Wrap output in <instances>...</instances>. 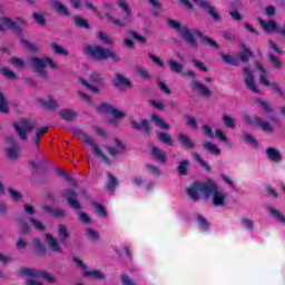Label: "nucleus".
<instances>
[{
  "instance_id": "obj_57",
  "label": "nucleus",
  "mask_w": 285,
  "mask_h": 285,
  "mask_svg": "<svg viewBox=\"0 0 285 285\" xmlns=\"http://www.w3.org/2000/svg\"><path fill=\"white\" fill-rule=\"evenodd\" d=\"M128 35L132 37V39H136V41H138V43H146L147 39L146 37L137 33L136 31L129 30Z\"/></svg>"
},
{
  "instance_id": "obj_6",
  "label": "nucleus",
  "mask_w": 285,
  "mask_h": 285,
  "mask_svg": "<svg viewBox=\"0 0 285 285\" xmlns=\"http://www.w3.org/2000/svg\"><path fill=\"white\" fill-rule=\"evenodd\" d=\"M36 127L37 120L35 119L21 118L20 125L17 122L13 124V128L21 141H26V139H28V135H30Z\"/></svg>"
},
{
  "instance_id": "obj_64",
  "label": "nucleus",
  "mask_w": 285,
  "mask_h": 285,
  "mask_svg": "<svg viewBox=\"0 0 285 285\" xmlns=\"http://www.w3.org/2000/svg\"><path fill=\"white\" fill-rule=\"evenodd\" d=\"M187 126L191 128V130H197V119L191 116H186Z\"/></svg>"
},
{
  "instance_id": "obj_11",
  "label": "nucleus",
  "mask_w": 285,
  "mask_h": 285,
  "mask_svg": "<svg viewBox=\"0 0 285 285\" xmlns=\"http://www.w3.org/2000/svg\"><path fill=\"white\" fill-rule=\"evenodd\" d=\"M75 135H77V137H83L85 144H87V146H91L92 147V153H94V155H96V157H99V159L105 161V164H108L110 161L108 156H106L101 151V149H99V146L97 145V142H95L92 137L86 135L83 131H75Z\"/></svg>"
},
{
  "instance_id": "obj_18",
  "label": "nucleus",
  "mask_w": 285,
  "mask_h": 285,
  "mask_svg": "<svg viewBox=\"0 0 285 285\" xmlns=\"http://www.w3.org/2000/svg\"><path fill=\"white\" fill-rule=\"evenodd\" d=\"M45 237L52 253H57L58 255H61V253H63V248H61V245L59 244V239L55 238L52 234H46Z\"/></svg>"
},
{
  "instance_id": "obj_19",
  "label": "nucleus",
  "mask_w": 285,
  "mask_h": 285,
  "mask_svg": "<svg viewBox=\"0 0 285 285\" xmlns=\"http://www.w3.org/2000/svg\"><path fill=\"white\" fill-rule=\"evenodd\" d=\"M178 144L184 146L187 150H195V140L190 139L188 135L184 132H179L177 135Z\"/></svg>"
},
{
  "instance_id": "obj_38",
  "label": "nucleus",
  "mask_w": 285,
  "mask_h": 285,
  "mask_svg": "<svg viewBox=\"0 0 285 285\" xmlns=\"http://www.w3.org/2000/svg\"><path fill=\"white\" fill-rule=\"evenodd\" d=\"M158 141H161L165 146H173V137L164 131L158 132Z\"/></svg>"
},
{
  "instance_id": "obj_36",
  "label": "nucleus",
  "mask_w": 285,
  "mask_h": 285,
  "mask_svg": "<svg viewBox=\"0 0 285 285\" xmlns=\"http://www.w3.org/2000/svg\"><path fill=\"white\" fill-rule=\"evenodd\" d=\"M193 157H194L195 161H197L199 164V166L202 168H204V170H207V173H210V170H212L210 165H208V163H206L205 159L202 158V155L195 153V154H193Z\"/></svg>"
},
{
  "instance_id": "obj_59",
  "label": "nucleus",
  "mask_w": 285,
  "mask_h": 285,
  "mask_svg": "<svg viewBox=\"0 0 285 285\" xmlns=\"http://www.w3.org/2000/svg\"><path fill=\"white\" fill-rule=\"evenodd\" d=\"M194 66L200 70V72H208V67L202 60L193 59Z\"/></svg>"
},
{
  "instance_id": "obj_22",
  "label": "nucleus",
  "mask_w": 285,
  "mask_h": 285,
  "mask_svg": "<svg viewBox=\"0 0 285 285\" xmlns=\"http://www.w3.org/2000/svg\"><path fill=\"white\" fill-rule=\"evenodd\" d=\"M191 87L194 88V90H198L199 95H202L203 97H210L212 95L210 89L206 85L197 80H191Z\"/></svg>"
},
{
  "instance_id": "obj_20",
  "label": "nucleus",
  "mask_w": 285,
  "mask_h": 285,
  "mask_svg": "<svg viewBox=\"0 0 285 285\" xmlns=\"http://www.w3.org/2000/svg\"><path fill=\"white\" fill-rule=\"evenodd\" d=\"M265 153L269 161H274V164H281L283 158H282V153H279V150L275 149L274 147H268L265 150Z\"/></svg>"
},
{
  "instance_id": "obj_62",
  "label": "nucleus",
  "mask_w": 285,
  "mask_h": 285,
  "mask_svg": "<svg viewBox=\"0 0 285 285\" xmlns=\"http://www.w3.org/2000/svg\"><path fill=\"white\" fill-rule=\"evenodd\" d=\"M79 220L86 225L92 224V220H90V216L88 215V213L85 212L79 213Z\"/></svg>"
},
{
  "instance_id": "obj_7",
  "label": "nucleus",
  "mask_w": 285,
  "mask_h": 285,
  "mask_svg": "<svg viewBox=\"0 0 285 285\" xmlns=\"http://www.w3.org/2000/svg\"><path fill=\"white\" fill-rule=\"evenodd\" d=\"M46 63L49 65V68H51V70H57V62H55V60H52V58L50 57H45L42 59L39 57L31 58V66H33V68H37L38 75H40V77H43L45 79L46 77H48V73L46 72Z\"/></svg>"
},
{
  "instance_id": "obj_40",
  "label": "nucleus",
  "mask_w": 285,
  "mask_h": 285,
  "mask_svg": "<svg viewBox=\"0 0 285 285\" xmlns=\"http://www.w3.org/2000/svg\"><path fill=\"white\" fill-rule=\"evenodd\" d=\"M89 81H92V83H97L98 86H101V83H104L105 78L104 76H101V73L97 72V71H92L89 75Z\"/></svg>"
},
{
  "instance_id": "obj_24",
  "label": "nucleus",
  "mask_w": 285,
  "mask_h": 285,
  "mask_svg": "<svg viewBox=\"0 0 285 285\" xmlns=\"http://www.w3.org/2000/svg\"><path fill=\"white\" fill-rule=\"evenodd\" d=\"M38 104H40V106L45 108V110H55L56 108H59V104L57 102V100H55V98H52V96H49L48 100L40 98L38 100Z\"/></svg>"
},
{
  "instance_id": "obj_2",
  "label": "nucleus",
  "mask_w": 285,
  "mask_h": 285,
  "mask_svg": "<svg viewBox=\"0 0 285 285\" xmlns=\"http://www.w3.org/2000/svg\"><path fill=\"white\" fill-rule=\"evenodd\" d=\"M168 26L180 33L181 39L189 48H198L197 39H202L203 43H207L210 48L219 50V43H217L213 38L204 36L199 29H190L187 26H181V23L173 19L168 20Z\"/></svg>"
},
{
  "instance_id": "obj_52",
  "label": "nucleus",
  "mask_w": 285,
  "mask_h": 285,
  "mask_svg": "<svg viewBox=\"0 0 285 285\" xmlns=\"http://www.w3.org/2000/svg\"><path fill=\"white\" fill-rule=\"evenodd\" d=\"M269 213L271 215H273V217H275L278 222H281V224H285V217L284 215H282L279 210H277L274 207H269Z\"/></svg>"
},
{
  "instance_id": "obj_53",
  "label": "nucleus",
  "mask_w": 285,
  "mask_h": 285,
  "mask_svg": "<svg viewBox=\"0 0 285 285\" xmlns=\"http://www.w3.org/2000/svg\"><path fill=\"white\" fill-rule=\"evenodd\" d=\"M269 213L271 215H273V217H275L278 222H281V224H285V217L284 215H282L279 210H277L274 207H269Z\"/></svg>"
},
{
  "instance_id": "obj_28",
  "label": "nucleus",
  "mask_w": 285,
  "mask_h": 285,
  "mask_svg": "<svg viewBox=\"0 0 285 285\" xmlns=\"http://www.w3.org/2000/svg\"><path fill=\"white\" fill-rule=\"evenodd\" d=\"M83 277H87L88 279H106V275L101 273L99 269H92V271H85Z\"/></svg>"
},
{
  "instance_id": "obj_50",
  "label": "nucleus",
  "mask_w": 285,
  "mask_h": 285,
  "mask_svg": "<svg viewBox=\"0 0 285 285\" xmlns=\"http://www.w3.org/2000/svg\"><path fill=\"white\" fill-rule=\"evenodd\" d=\"M267 57L269 59V63L273 66V68H276V70H279L282 68V61L275 57L273 53H267Z\"/></svg>"
},
{
  "instance_id": "obj_14",
  "label": "nucleus",
  "mask_w": 285,
  "mask_h": 285,
  "mask_svg": "<svg viewBox=\"0 0 285 285\" xmlns=\"http://www.w3.org/2000/svg\"><path fill=\"white\" fill-rule=\"evenodd\" d=\"M61 197L73 210H81V203L77 200V191L75 189H65L61 191Z\"/></svg>"
},
{
  "instance_id": "obj_54",
  "label": "nucleus",
  "mask_w": 285,
  "mask_h": 285,
  "mask_svg": "<svg viewBox=\"0 0 285 285\" xmlns=\"http://www.w3.org/2000/svg\"><path fill=\"white\" fill-rule=\"evenodd\" d=\"M255 104H259L264 112H266L267 115H271V112H273V108L271 107V105H268V102H266V100L256 99Z\"/></svg>"
},
{
  "instance_id": "obj_37",
  "label": "nucleus",
  "mask_w": 285,
  "mask_h": 285,
  "mask_svg": "<svg viewBox=\"0 0 285 285\" xmlns=\"http://www.w3.org/2000/svg\"><path fill=\"white\" fill-rule=\"evenodd\" d=\"M58 235L60 236L61 244L66 243V240L70 237L68 228L65 225H58Z\"/></svg>"
},
{
  "instance_id": "obj_46",
  "label": "nucleus",
  "mask_w": 285,
  "mask_h": 285,
  "mask_svg": "<svg viewBox=\"0 0 285 285\" xmlns=\"http://www.w3.org/2000/svg\"><path fill=\"white\" fill-rule=\"evenodd\" d=\"M29 220L32 224L33 228H36V230H39L40 233H43V230H46V226H43V223H41V220L35 217H30Z\"/></svg>"
},
{
  "instance_id": "obj_60",
  "label": "nucleus",
  "mask_w": 285,
  "mask_h": 285,
  "mask_svg": "<svg viewBox=\"0 0 285 285\" xmlns=\"http://www.w3.org/2000/svg\"><path fill=\"white\" fill-rule=\"evenodd\" d=\"M203 135L205 137H208L209 139H213V137H215V131H213V128H210V126L208 125H203Z\"/></svg>"
},
{
  "instance_id": "obj_30",
  "label": "nucleus",
  "mask_w": 285,
  "mask_h": 285,
  "mask_svg": "<svg viewBox=\"0 0 285 285\" xmlns=\"http://www.w3.org/2000/svg\"><path fill=\"white\" fill-rule=\"evenodd\" d=\"M188 166H190V160L184 159L177 166V173L179 177H186L188 175Z\"/></svg>"
},
{
  "instance_id": "obj_21",
  "label": "nucleus",
  "mask_w": 285,
  "mask_h": 285,
  "mask_svg": "<svg viewBox=\"0 0 285 285\" xmlns=\"http://www.w3.org/2000/svg\"><path fill=\"white\" fill-rule=\"evenodd\" d=\"M151 155L158 161V164H166L168 161V156L164 153L159 147L153 146L151 147Z\"/></svg>"
},
{
  "instance_id": "obj_15",
  "label": "nucleus",
  "mask_w": 285,
  "mask_h": 285,
  "mask_svg": "<svg viewBox=\"0 0 285 285\" xmlns=\"http://www.w3.org/2000/svg\"><path fill=\"white\" fill-rule=\"evenodd\" d=\"M8 28H11L17 37H21V35H23V29H21L16 21L8 17L0 18V32H6Z\"/></svg>"
},
{
  "instance_id": "obj_41",
  "label": "nucleus",
  "mask_w": 285,
  "mask_h": 285,
  "mask_svg": "<svg viewBox=\"0 0 285 285\" xmlns=\"http://www.w3.org/2000/svg\"><path fill=\"white\" fill-rule=\"evenodd\" d=\"M33 244L36 246L37 253L38 255H40L42 257V255H45L46 253H48V249L46 248V246L43 245V243H41V239L39 238H35L33 239Z\"/></svg>"
},
{
  "instance_id": "obj_16",
  "label": "nucleus",
  "mask_w": 285,
  "mask_h": 285,
  "mask_svg": "<svg viewBox=\"0 0 285 285\" xmlns=\"http://www.w3.org/2000/svg\"><path fill=\"white\" fill-rule=\"evenodd\" d=\"M243 73L245 75V86L252 90V92L259 94V88H257V85H255V78L253 77V70L250 68L245 67L243 70Z\"/></svg>"
},
{
  "instance_id": "obj_26",
  "label": "nucleus",
  "mask_w": 285,
  "mask_h": 285,
  "mask_svg": "<svg viewBox=\"0 0 285 285\" xmlns=\"http://www.w3.org/2000/svg\"><path fill=\"white\" fill-rule=\"evenodd\" d=\"M151 121L155 124V126H157V128H161L163 130H170V125L164 121V118H160V116L157 114L151 115Z\"/></svg>"
},
{
  "instance_id": "obj_55",
  "label": "nucleus",
  "mask_w": 285,
  "mask_h": 285,
  "mask_svg": "<svg viewBox=\"0 0 285 285\" xmlns=\"http://www.w3.org/2000/svg\"><path fill=\"white\" fill-rule=\"evenodd\" d=\"M136 72H137V76L141 77V79H145V81H148V79H150V73L144 67H138L136 69Z\"/></svg>"
},
{
  "instance_id": "obj_1",
  "label": "nucleus",
  "mask_w": 285,
  "mask_h": 285,
  "mask_svg": "<svg viewBox=\"0 0 285 285\" xmlns=\"http://www.w3.org/2000/svg\"><path fill=\"white\" fill-rule=\"evenodd\" d=\"M187 195L193 202H199L203 195L205 197H210L212 195L214 206H226V199H228V194L219 190V187L213 180L208 183L194 181L187 188Z\"/></svg>"
},
{
  "instance_id": "obj_56",
  "label": "nucleus",
  "mask_w": 285,
  "mask_h": 285,
  "mask_svg": "<svg viewBox=\"0 0 285 285\" xmlns=\"http://www.w3.org/2000/svg\"><path fill=\"white\" fill-rule=\"evenodd\" d=\"M86 236H87L89 239H92L94 242L99 240V233H98L96 229L88 228V229L86 230Z\"/></svg>"
},
{
  "instance_id": "obj_47",
  "label": "nucleus",
  "mask_w": 285,
  "mask_h": 285,
  "mask_svg": "<svg viewBox=\"0 0 285 285\" xmlns=\"http://www.w3.org/2000/svg\"><path fill=\"white\" fill-rule=\"evenodd\" d=\"M197 222L200 226V228L205 232V233H208L209 228H210V225L208 224V220H206V218L202 215H198L197 216Z\"/></svg>"
},
{
  "instance_id": "obj_63",
  "label": "nucleus",
  "mask_w": 285,
  "mask_h": 285,
  "mask_svg": "<svg viewBox=\"0 0 285 285\" xmlns=\"http://www.w3.org/2000/svg\"><path fill=\"white\" fill-rule=\"evenodd\" d=\"M150 106H154V108H156V110H165L166 105H164V101L161 100H149Z\"/></svg>"
},
{
  "instance_id": "obj_9",
  "label": "nucleus",
  "mask_w": 285,
  "mask_h": 285,
  "mask_svg": "<svg viewBox=\"0 0 285 285\" xmlns=\"http://www.w3.org/2000/svg\"><path fill=\"white\" fill-rule=\"evenodd\" d=\"M97 110H100L102 112H111L114 118L109 120V124L112 126H119V121L126 117V112L115 108V106L110 105L109 102H101L97 106Z\"/></svg>"
},
{
  "instance_id": "obj_34",
  "label": "nucleus",
  "mask_w": 285,
  "mask_h": 285,
  "mask_svg": "<svg viewBox=\"0 0 285 285\" xmlns=\"http://www.w3.org/2000/svg\"><path fill=\"white\" fill-rule=\"evenodd\" d=\"M53 9L56 10V12H58V14H63L65 17H70V11L68 10V8L59 1L53 2Z\"/></svg>"
},
{
  "instance_id": "obj_58",
  "label": "nucleus",
  "mask_w": 285,
  "mask_h": 285,
  "mask_svg": "<svg viewBox=\"0 0 285 285\" xmlns=\"http://www.w3.org/2000/svg\"><path fill=\"white\" fill-rule=\"evenodd\" d=\"M145 168L150 171L154 177H159L161 175V170L159 167L154 166V165H145Z\"/></svg>"
},
{
  "instance_id": "obj_3",
  "label": "nucleus",
  "mask_w": 285,
  "mask_h": 285,
  "mask_svg": "<svg viewBox=\"0 0 285 285\" xmlns=\"http://www.w3.org/2000/svg\"><path fill=\"white\" fill-rule=\"evenodd\" d=\"M116 6L125 12L124 19H117L112 17L110 13H105V18L107 21H110L114 26H117V28H126L129 23L132 21V8H130V4L126 2V0H116Z\"/></svg>"
},
{
  "instance_id": "obj_23",
  "label": "nucleus",
  "mask_w": 285,
  "mask_h": 285,
  "mask_svg": "<svg viewBox=\"0 0 285 285\" xmlns=\"http://www.w3.org/2000/svg\"><path fill=\"white\" fill-rule=\"evenodd\" d=\"M131 127L135 130H142L144 132H153V127L150 126V122H148V120L146 119H142L140 124L137 122L136 120H132Z\"/></svg>"
},
{
  "instance_id": "obj_5",
  "label": "nucleus",
  "mask_w": 285,
  "mask_h": 285,
  "mask_svg": "<svg viewBox=\"0 0 285 285\" xmlns=\"http://www.w3.org/2000/svg\"><path fill=\"white\" fill-rule=\"evenodd\" d=\"M19 277H33V279H46L49 284H55L57 278L52 274L47 273L46 271L35 269L30 267H20L17 271Z\"/></svg>"
},
{
  "instance_id": "obj_4",
  "label": "nucleus",
  "mask_w": 285,
  "mask_h": 285,
  "mask_svg": "<svg viewBox=\"0 0 285 285\" xmlns=\"http://www.w3.org/2000/svg\"><path fill=\"white\" fill-rule=\"evenodd\" d=\"M86 50L92 57V59H96V61H106V59H112L115 63H119L121 61L115 51L104 47L89 45L87 46Z\"/></svg>"
},
{
  "instance_id": "obj_42",
  "label": "nucleus",
  "mask_w": 285,
  "mask_h": 285,
  "mask_svg": "<svg viewBox=\"0 0 285 285\" xmlns=\"http://www.w3.org/2000/svg\"><path fill=\"white\" fill-rule=\"evenodd\" d=\"M107 177L109 179V183L107 185V190L112 191V190H115L117 188L119 183L117 181V177L112 176L110 174V171L107 173Z\"/></svg>"
},
{
  "instance_id": "obj_33",
  "label": "nucleus",
  "mask_w": 285,
  "mask_h": 285,
  "mask_svg": "<svg viewBox=\"0 0 285 285\" xmlns=\"http://www.w3.org/2000/svg\"><path fill=\"white\" fill-rule=\"evenodd\" d=\"M167 63L171 72H176L177 75H181V72H184V66H181V63L177 62L176 60L169 59Z\"/></svg>"
},
{
  "instance_id": "obj_27",
  "label": "nucleus",
  "mask_w": 285,
  "mask_h": 285,
  "mask_svg": "<svg viewBox=\"0 0 285 285\" xmlns=\"http://www.w3.org/2000/svg\"><path fill=\"white\" fill-rule=\"evenodd\" d=\"M59 115L63 121H73L77 119V111L72 109H62L59 111Z\"/></svg>"
},
{
  "instance_id": "obj_51",
  "label": "nucleus",
  "mask_w": 285,
  "mask_h": 285,
  "mask_svg": "<svg viewBox=\"0 0 285 285\" xmlns=\"http://www.w3.org/2000/svg\"><path fill=\"white\" fill-rule=\"evenodd\" d=\"M223 124L224 126H226V128H235L236 122H235V118L228 116V115H224L223 116Z\"/></svg>"
},
{
  "instance_id": "obj_10",
  "label": "nucleus",
  "mask_w": 285,
  "mask_h": 285,
  "mask_svg": "<svg viewBox=\"0 0 285 285\" xmlns=\"http://www.w3.org/2000/svg\"><path fill=\"white\" fill-rule=\"evenodd\" d=\"M244 120L249 126H253V128H261L263 130V132H267L268 135L273 134L274 129H273V126H271V122L265 121L259 116H254L253 117V116H249V115H245Z\"/></svg>"
},
{
  "instance_id": "obj_61",
  "label": "nucleus",
  "mask_w": 285,
  "mask_h": 285,
  "mask_svg": "<svg viewBox=\"0 0 285 285\" xmlns=\"http://www.w3.org/2000/svg\"><path fill=\"white\" fill-rule=\"evenodd\" d=\"M20 227L23 235H28L30 233V226H28L23 216L20 217Z\"/></svg>"
},
{
  "instance_id": "obj_44",
  "label": "nucleus",
  "mask_w": 285,
  "mask_h": 285,
  "mask_svg": "<svg viewBox=\"0 0 285 285\" xmlns=\"http://www.w3.org/2000/svg\"><path fill=\"white\" fill-rule=\"evenodd\" d=\"M7 157L11 159V161H17V159H19V149L14 147L7 148Z\"/></svg>"
},
{
  "instance_id": "obj_43",
  "label": "nucleus",
  "mask_w": 285,
  "mask_h": 285,
  "mask_svg": "<svg viewBox=\"0 0 285 285\" xmlns=\"http://www.w3.org/2000/svg\"><path fill=\"white\" fill-rule=\"evenodd\" d=\"M20 43H22V46H24V48L29 52H39V47H37L35 43H32L23 38L20 39Z\"/></svg>"
},
{
  "instance_id": "obj_49",
  "label": "nucleus",
  "mask_w": 285,
  "mask_h": 285,
  "mask_svg": "<svg viewBox=\"0 0 285 285\" xmlns=\"http://www.w3.org/2000/svg\"><path fill=\"white\" fill-rule=\"evenodd\" d=\"M80 83H82V86H85V88H88V90H90L95 95H101V90H99V88L90 85V82L86 81V79L80 78Z\"/></svg>"
},
{
  "instance_id": "obj_12",
  "label": "nucleus",
  "mask_w": 285,
  "mask_h": 285,
  "mask_svg": "<svg viewBox=\"0 0 285 285\" xmlns=\"http://www.w3.org/2000/svg\"><path fill=\"white\" fill-rule=\"evenodd\" d=\"M193 1L194 3L197 4L198 8H202V10H204V12H206V14H208V17H210V19H213L215 23H222V14L215 10V7H213L210 2L206 0H193Z\"/></svg>"
},
{
  "instance_id": "obj_35",
  "label": "nucleus",
  "mask_w": 285,
  "mask_h": 285,
  "mask_svg": "<svg viewBox=\"0 0 285 285\" xmlns=\"http://www.w3.org/2000/svg\"><path fill=\"white\" fill-rule=\"evenodd\" d=\"M50 48L56 55H61L62 57H68L69 55L68 50H66V48H63L62 46H59L57 42H52L50 45Z\"/></svg>"
},
{
  "instance_id": "obj_32",
  "label": "nucleus",
  "mask_w": 285,
  "mask_h": 285,
  "mask_svg": "<svg viewBox=\"0 0 285 285\" xmlns=\"http://www.w3.org/2000/svg\"><path fill=\"white\" fill-rule=\"evenodd\" d=\"M72 19H73V23H75L76 28H82L83 30H90V22H88V20H86L85 18L75 16Z\"/></svg>"
},
{
  "instance_id": "obj_31",
  "label": "nucleus",
  "mask_w": 285,
  "mask_h": 285,
  "mask_svg": "<svg viewBox=\"0 0 285 285\" xmlns=\"http://www.w3.org/2000/svg\"><path fill=\"white\" fill-rule=\"evenodd\" d=\"M50 128L48 126L41 127L35 135L33 137V144L36 146V148L38 150H40L39 148V144H41V137H43V135H46V132L49 130Z\"/></svg>"
},
{
  "instance_id": "obj_8",
  "label": "nucleus",
  "mask_w": 285,
  "mask_h": 285,
  "mask_svg": "<svg viewBox=\"0 0 285 285\" xmlns=\"http://www.w3.org/2000/svg\"><path fill=\"white\" fill-rule=\"evenodd\" d=\"M255 66H256L257 70L261 71V75H259L261 83L263 86H266L267 88H273L274 92H276V95H278V97H281V99H285L284 88L279 87L275 82L268 81V78H267L268 72L266 71V69L263 67L262 63L256 61Z\"/></svg>"
},
{
  "instance_id": "obj_48",
  "label": "nucleus",
  "mask_w": 285,
  "mask_h": 285,
  "mask_svg": "<svg viewBox=\"0 0 285 285\" xmlns=\"http://www.w3.org/2000/svg\"><path fill=\"white\" fill-rule=\"evenodd\" d=\"M243 139L247 144H250L254 148H258L259 146V142L257 141V139H255V136L252 134H245Z\"/></svg>"
},
{
  "instance_id": "obj_13",
  "label": "nucleus",
  "mask_w": 285,
  "mask_h": 285,
  "mask_svg": "<svg viewBox=\"0 0 285 285\" xmlns=\"http://www.w3.org/2000/svg\"><path fill=\"white\" fill-rule=\"evenodd\" d=\"M258 23L267 35H271V32L276 31L284 39L285 29L283 27H279L275 20L264 21V19L258 18Z\"/></svg>"
},
{
  "instance_id": "obj_39",
  "label": "nucleus",
  "mask_w": 285,
  "mask_h": 285,
  "mask_svg": "<svg viewBox=\"0 0 285 285\" xmlns=\"http://www.w3.org/2000/svg\"><path fill=\"white\" fill-rule=\"evenodd\" d=\"M220 57H222L223 61H225V63H227L228 66H239V60L235 59V57H233L230 55L220 52Z\"/></svg>"
},
{
  "instance_id": "obj_17",
  "label": "nucleus",
  "mask_w": 285,
  "mask_h": 285,
  "mask_svg": "<svg viewBox=\"0 0 285 285\" xmlns=\"http://www.w3.org/2000/svg\"><path fill=\"white\" fill-rule=\"evenodd\" d=\"M114 86L117 90H125V88H132L130 79L124 77L121 73L115 75Z\"/></svg>"
},
{
  "instance_id": "obj_45",
  "label": "nucleus",
  "mask_w": 285,
  "mask_h": 285,
  "mask_svg": "<svg viewBox=\"0 0 285 285\" xmlns=\"http://www.w3.org/2000/svg\"><path fill=\"white\" fill-rule=\"evenodd\" d=\"M0 112L7 115L9 112L8 101L6 100V96L0 91Z\"/></svg>"
},
{
  "instance_id": "obj_25",
  "label": "nucleus",
  "mask_w": 285,
  "mask_h": 285,
  "mask_svg": "<svg viewBox=\"0 0 285 285\" xmlns=\"http://www.w3.org/2000/svg\"><path fill=\"white\" fill-rule=\"evenodd\" d=\"M253 58V51L246 46H240L239 59L243 63H248V61Z\"/></svg>"
},
{
  "instance_id": "obj_29",
  "label": "nucleus",
  "mask_w": 285,
  "mask_h": 285,
  "mask_svg": "<svg viewBox=\"0 0 285 285\" xmlns=\"http://www.w3.org/2000/svg\"><path fill=\"white\" fill-rule=\"evenodd\" d=\"M202 146L205 150H207V153H210V155H222V149L210 141H205L202 144Z\"/></svg>"
}]
</instances>
